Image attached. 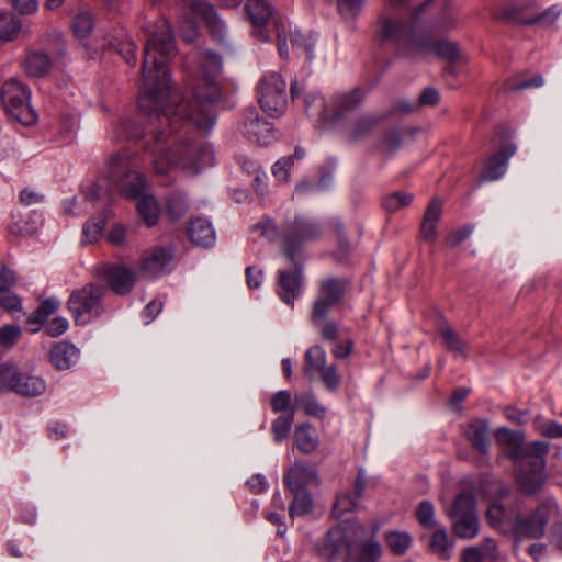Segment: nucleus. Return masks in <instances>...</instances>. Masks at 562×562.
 Masks as SVG:
<instances>
[{
    "label": "nucleus",
    "instance_id": "40",
    "mask_svg": "<svg viewBox=\"0 0 562 562\" xmlns=\"http://www.w3.org/2000/svg\"><path fill=\"white\" fill-rule=\"evenodd\" d=\"M344 296V286L340 281L335 278H327L319 283V294L326 301L339 303Z\"/></svg>",
    "mask_w": 562,
    "mask_h": 562
},
{
    "label": "nucleus",
    "instance_id": "55",
    "mask_svg": "<svg viewBox=\"0 0 562 562\" xmlns=\"http://www.w3.org/2000/svg\"><path fill=\"white\" fill-rule=\"evenodd\" d=\"M291 166L292 157H283L272 166V175L279 182L286 183L289 181Z\"/></svg>",
    "mask_w": 562,
    "mask_h": 562
},
{
    "label": "nucleus",
    "instance_id": "57",
    "mask_svg": "<svg viewBox=\"0 0 562 562\" xmlns=\"http://www.w3.org/2000/svg\"><path fill=\"white\" fill-rule=\"evenodd\" d=\"M21 336V329L16 325H5L0 328V345L12 347Z\"/></svg>",
    "mask_w": 562,
    "mask_h": 562
},
{
    "label": "nucleus",
    "instance_id": "62",
    "mask_svg": "<svg viewBox=\"0 0 562 562\" xmlns=\"http://www.w3.org/2000/svg\"><path fill=\"white\" fill-rule=\"evenodd\" d=\"M126 239V228L122 224L113 225L106 234V240L113 245L121 246Z\"/></svg>",
    "mask_w": 562,
    "mask_h": 562
},
{
    "label": "nucleus",
    "instance_id": "52",
    "mask_svg": "<svg viewBox=\"0 0 562 562\" xmlns=\"http://www.w3.org/2000/svg\"><path fill=\"white\" fill-rule=\"evenodd\" d=\"M318 374L329 392H335L339 387L341 383V376L338 373L337 367L335 364H328Z\"/></svg>",
    "mask_w": 562,
    "mask_h": 562
},
{
    "label": "nucleus",
    "instance_id": "9",
    "mask_svg": "<svg viewBox=\"0 0 562 562\" xmlns=\"http://www.w3.org/2000/svg\"><path fill=\"white\" fill-rule=\"evenodd\" d=\"M46 390V382L37 375L21 372L9 363L0 364V392L12 391L19 395L33 397Z\"/></svg>",
    "mask_w": 562,
    "mask_h": 562
},
{
    "label": "nucleus",
    "instance_id": "34",
    "mask_svg": "<svg viewBox=\"0 0 562 562\" xmlns=\"http://www.w3.org/2000/svg\"><path fill=\"white\" fill-rule=\"evenodd\" d=\"M453 541H450L445 527L435 530L430 538L429 548L441 560H449L453 549Z\"/></svg>",
    "mask_w": 562,
    "mask_h": 562
},
{
    "label": "nucleus",
    "instance_id": "26",
    "mask_svg": "<svg viewBox=\"0 0 562 562\" xmlns=\"http://www.w3.org/2000/svg\"><path fill=\"white\" fill-rule=\"evenodd\" d=\"M316 482V470L302 463H294L284 475V484L289 491L306 490L307 485Z\"/></svg>",
    "mask_w": 562,
    "mask_h": 562
},
{
    "label": "nucleus",
    "instance_id": "27",
    "mask_svg": "<svg viewBox=\"0 0 562 562\" xmlns=\"http://www.w3.org/2000/svg\"><path fill=\"white\" fill-rule=\"evenodd\" d=\"M187 234L190 240L199 246L211 247L215 243V231L212 224L202 217L193 218L189 223Z\"/></svg>",
    "mask_w": 562,
    "mask_h": 562
},
{
    "label": "nucleus",
    "instance_id": "37",
    "mask_svg": "<svg viewBox=\"0 0 562 562\" xmlns=\"http://www.w3.org/2000/svg\"><path fill=\"white\" fill-rule=\"evenodd\" d=\"M295 403L308 416L318 418L326 416L327 408L317 401V397L313 393L295 395Z\"/></svg>",
    "mask_w": 562,
    "mask_h": 562
},
{
    "label": "nucleus",
    "instance_id": "30",
    "mask_svg": "<svg viewBox=\"0 0 562 562\" xmlns=\"http://www.w3.org/2000/svg\"><path fill=\"white\" fill-rule=\"evenodd\" d=\"M414 45V49L420 54H427L432 50L438 56L448 59L456 60L459 57V47L457 43L450 41H440L435 43L434 45H427L422 42H418Z\"/></svg>",
    "mask_w": 562,
    "mask_h": 562
},
{
    "label": "nucleus",
    "instance_id": "42",
    "mask_svg": "<svg viewBox=\"0 0 562 562\" xmlns=\"http://www.w3.org/2000/svg\"><path fill=\"white\" fill-rule=\"evenodd\" d=\"M305 362L306 369L319 373L323 369H325L327 364V355L323 347L315 345L308 348L305 352Z\"/></svg>",
    "mask_w": 562,
    "mask_h": 562
},
{
    "label": "nucleus",
    "instance_id": "17",
    "mask_svg": "<svg viewBox=\"0 0 562 562\" xmlns=\"http://www.w3.org/2000/svg\"><path fill=\"white\" fill-rule=\"evenodd\" d=\"M367 479L364 470H359L353 484V494L349 491H342L337 494L333 506V514L337 518L351 513L357 507V501L362 497L366 490Z\"/></svg>",
    "mask_w": 562,
    "mask_h": 562
},
{
    "label": "nucleus",
    "instance_id": "56",
    "mask_svg": "<svg viewBox=\"0 0 562 562\" xmlns=\"http://www.w3.org/2000/svg\"><path fill=\"white\" fill-rule=\"evenodd\" d=\"M69 328V322L67 318L57 316L48 322L44 329L49 337H59L65 334Z\"/></svg>",
    "mask_w": 562,
    "mask_h": 562
},
{
    "label": "nucleus",
    "instance_id": "35",
    "mask_svg": "<svg viewBox=\"0 0 562 562\" xmlns=\"http://www.w3.org/2000/svg\"><path fill=\"white\" fill-rule=\"evenodd\" d=\"M293 499L289 507V515L291 518L296 516H304L312 512L313 499L307 490L290 491Z\"/></svg>",
    "mask_w": 562,
    "mask_h": 562
},
{
    "label": "nucleus",
    "instance_id": "13",
    "mask_svg": "<svg viewBox=\"0 0 562 562\" xmlns=\"http://www.w3.org/2000/svg\"><path fill=\"white\" fill-rule=\"evenodd\" d=\"M98 274L117 295H127L136 283L135 269L123 263L102 265L98 268Z\"/></svg>",
    "mask_w": 562,
    "mask_h": 562
},
{
    "label": "nucleus",
    "instance_id": "36",
    "mask_svg": "<svg viewBox=\"0 0 562 562\" xmlns=\"http://www.w3.org/2000/svg\"><path fill=\"white\" fill-rule=\"evenodd\" d=\"M449 517L476 515L475 497L468 492L460 493L448 512Z\"/></svg>",
    "mask_w": 562,
    "mask_h": 562
},
{
    "label": "nucleus",
    "instance_id": "51",
    "mask_svg": "<svg viewBox=\"0 0 562 562\" xmlns=\"http://www.w3.org/2000/svg\"><path fill=\"white\" fill-rule=\"evenodd\" d=\"M293 417L291 415L277 417L272 423V434L274 441L280 442L285 439L291 431Z\"/></svg>",
    "mask_w": 562,
    "mask_h": 562
},
{
    "label": "nucleus",
    "instance_id": "44",
    "mask_svg": "<svg viewBox=\"0 0 562 562\" xmlns=\"http://www.w3.org/2000/svg\"><path fill=\"white\" fill-rule=\"evenodd\" d=\"M93 29V18L88 12H79L71 22L72 33L79 40L88 37Z\"/></svg>",
    "mask_w": 562,
    "mask_h": 562
},
{
    "label": "nucleus",
    "instance_id": "21",
    "mask_svg": "<svg viewBox=\"0 0 562 562\" xmlns=\"http://www.w3.org/2000/svg\"><path fill=\"white\" fill-rule=\"evenodd\" d=\"M181 1L186 8H189L193 13L200 15L220 40H224L225 24L220 20L217 12L211 3L203 0Z\"/></svg>",
    "mask_w": 562,
    "mask_h": 562
},
{
    "label": "nucleus",
    "instance_id": "53",
    "mask_svg": "<svg viewBox=\"0 0 562 562\" xmlns=\"http://www.w3.org/2000/svg\"><path fill=\"white\" fill-rule=\"evenodd\" d=\"M486 518L491 526L495 528L502 527L507 520H509L508 513L502 504H492L487 512Z\"/></svg>",
    "mask_w": 562,
    "mask_h": 562
},
{
    "label": "nucleus",
    "instance_id": "45",
    "mask_svg": "<svg viewBox=\"0 0 562 562\" xmlns=\"http://www.w3.org/2000/svg\"><path fill=\"white\" fill-rule=\"evenodd\" d=\"M386 546L397 555H403L412 544V537L407 532L391 531L385 536Z\"/></svg>",
    "mask_w": 562,
    "mask_h": 562
},
{
    "label": "nucleus",
    "instance_id": "41",
    "mask_svg": "<svg viewBox=\"0 0 562 562\" xmlns=\"http://www.w3.org/2000/svg\"><path fill=\"white\" fill-rule=\"evenodd\" d=\"M458 25L456 12L450 3H445L441 12L431 23V29L438 32H447Z\"/></svg>",
    "mask_w": 562,
    "mask_h": 562
},
{
    "label": "nucleus",
    "instance_id": "22",
    "mask_svg": "<svg viewBox=\"0 0 562 562\" xmlns=\"http://www.w3.org/2000/svg\"><path fill=\"white\" fill-rule=\"evenodd\" d=\"M363 98L364 91L360 88L335 94L331 100L333 124L357 109Z\"/></svg>",
    "mask_w": 562,
    "mask_h": 562
},
{
    "label": "nucleus",
    "instance_id": "16",
    "mask_svg": "<svg viewBox=\"0 0 562 562\" xmlns=\"http://www.w3.org/2000/svg\"><path fill=\"white\" fill-rule=\"evenodd\" d=\"M240 132L252 143L268 145L273 139V132L270 123L261 119L255 109L245 113Z\"/></svg>",
    "mask_w": 562,
    "mask_h": 562
},
{
    "label": "nucleus",
    "instance_id": "6",
    "mask_svg": "<svg viewBox=\"0 0 562 562\" xmlns=\"http://www.w3.org/2000/svg\"><path fill=\"white\" fill-rule=\"evenodd\" d=\"M106 293L104 285L87 283L71 291L67 300V308L77 325H87L104 313L103 297Z\"/></svg>",
    "mask_w": 562,
    "mask_h": 562
},
{
    "label": "nucleus",
    "instance_id": "39",
    "mask_svg": "<svg viewBox=\"0 0 562 562\" xmlns=\"http://www.w3.org/2000/svg\"><path fill=\"white\" fill-rule=\"evenodd\" d=\"M380 121L381 117L374 114L359 116L351 126L350 137L353 140H358L369 135Z\"/></svg>",
    "mask_w": 562,
    "mask_h": 562
},
{
    "label": "nucleus",
    "instance_id": "5",
    "mask_svg": "<svg viewBox=\"0 0 562 562\" xmlns=\"http://www.w3.org/2000/svg\"><path fill=\"white\" fill-rule=\"evenodd\" d=\"M413 0H384V9L381 12L374 30V40L379 45L394 44L400 49L409 42L412 47L415 42L409 41V29L402 14L408 12Z\"/></svg>",
    "mask_w": 562,
    "mask_h": 562
},
{
    "label": "nucleus",
    "instance_id": "1",
    "mask_svg": "<svg viewBox=\"0 0 562 562\" xmlns=\"http://www.w3.org/2000/svg\"><path fill=\"white\" fill-rule=\"evenodd\" d=\"M148 32L138 108L150 122L155 143L153 168L158 175H167L175 168L196 175L213 166L215 157L206 140L191 138L189 134L192 127L209 131L215 124L213 103L221 97L216 77L222 59L207 49L190 53L184 69L193 100L181 101L171 110L168 106L171 93L168 63L176 52L171 27L161 19Z\"/></svg>",
    "mask_w": 562,
    "mask_h": 562
},
{
    "label": "nucleus",
    "instance_id": "10",
    "mask_svg": "<svg viewBox=\"0 0 562 562\" xmlns=\"http://www.w3.org/2000/svg\"><path fill=\"white\" fill-rule=\"evenodd\" d=\"M558 503L549 498L541 503L529 516L518 515L513 522V531L517 538H541L546 532L549 519L558 513Z\"/></svg>",
    "mask_w": 562,
    "mask_h": 562
},
{
    "label": "nucleus",
    "instance_id": "32",
    "mask_svg": "<svg viewBox=\"0 0 562 562\" xmlns=\"http://www.w3.org/2000/svg\"><path fill=\"white\" fill-rule=\"evenodd\" d=\"M137 211L147 226H154L159 218V203L153 194L144 193L137 199Z\"/></svg>",
    "mask_w": 562,
    "mask_h": 562
},
{
    "label": "nucleus",
    "instance_id": "25",
    "mask_svg": "<svg viewBox=\"0 0 562 562\" xmlns=\"http://www.w3.org/2000/svg\"><path fill=\"white\" fill-rule=\"evenodd\" d=\"M464 435L471 447L485 456L490 451V424L486 419L477 418L470 422L464 430Z\"/></svg>",
    "mask_w": 562,
    "mask_h": 562
},
{
    "label": "nucleus",
    "instance_id": "20",
    "mask_svg": "<svg viewBox=\"0 0 562 562\" xmlns=\"http://www.w3.org/2000/svg\"><path fill=\"white\" fill-rule=\"evenodd\" d=\"M516 145L508 143L491 156L486 161L483 179L494 181L502 178L507 171L508 160L516 154Z\"/></svg>",
    "mask_w": 562,
    "mask_h": 562
},
{
    "label": "nucleus",
    "instance_id": "4",
    "mask_svg": "<svg viewBox=\"0 0 562 562\" xmlns=\"http://www.w3.org/2000/svg\"><path fill=\"white\" fill-rule=\"evenodd\" d=\"M135 156L123 149L109 159L108 173L113 186L126 199L137 200L148 188L147 177L135 169Z\"/></svg>",
    "mask_w": 562,
    "mask_h": 562
},
{
    "label": "nucleus",
    "instance_id": "14",
    "mask_svg": "<svg viewBox=\"0 0 562 562\" xmlns=\"http://www.w3.org/2000/svg\"><path fill=\"white\" fill-rule=\"evenodd\" d=\"M532 3L512 2L499 10L496 19L506 20L517 24H535L548 16H552V19L555 20L561 14V9L557 5L549 8L540 14L532 13Z\"/></svg>",
    "mask_w": 562,
    "mask_h": 562
},
{
    "label": "nucleus",
    "instance_id": "12",
    "mask_svg": "<svg viewBox=\"0 0 562 562\" xmlns=\"http://www.w3.org/2000/svg\"><path fill=\"white\" fill-rule=\"evenodd\" d=\"M278 50L280 56H289V43L295 56L305 55L307 60H313L316 40L312 35L301 32H288L283 24L277 22Z\"/></svg>",
    "mask_w": 562,
    "mask_h": 562
},
{
    "label": "nucleus",
    "instance_id": "3",
    "mask_svg": "<svg viewBox=\"0 0 562 562\" xmlns=\"http://www.w3.org/2000/svg\"><path fill=\"white\" fill-rule=\"evenodd\" d=\"M254 228L260 229V234L270 241H280L283 255L290 261L295 260L305 244L318 240L323 234L321 225L306 215H296L282 231L269 218L254 225Z\"/></svg>",
    "mask_w": 562,
    "mask_h": 562
},
{
    "label": "nucleus",
    "instance_id": "58",
    "mask_svg": "<svg viewBox=\"0 0 562 562\" xmlns=\"http://www.w3.org/2000/svg\"><path fill=\"white\" fill-rule=\"evenodd\" d=\"M536 429L544 437L562 438V425L558 422L539 423L536 425Z\"/></svg>",
    "mask_w": 562,
    "mask_h": 562
},
{
    "label": "nucleus",
    "instance_id": "11",
    "mask_svg": "<svg viewBox=\"0 0 562 562\" xmlns=\"http://www.w3.org/2000/svg\"><path fill=\"white\" fill-rule=\"evenodd\" d=\"M353 550V540L344 527L329 530L318 548L323 562H347Z\"/></svg>",
    "mask_w": 562,
    "mask_h": 562
},
{
    "label": "nucleus",
    "instance_id": "23",
    "mask_svg": "<svg viewBox=\"0 0 562 562\" xmlns=\"http://www.w3.org/2000/svg\"><path fill=\"white\" fill-rule=\"evenodd\" d=\"M301 279L302 268L300 266H295L294 270L279 272L278 294L285 304H293L294 300L299 296Z\"/></svg>",
    "mask_w": 562,
    "mask_h": 562
},
{
    "label": "nucleus",
    "instance_id": "48",
    "mask_svg": "<svg viewBox=\"0 0 562 562\" xmlns=\"http://www.w3.org/2000/svg\"><path fill=\"white\" fill-rule=\"evenodd\" d=\"M416 518L419 525L425 529H435L437 520L435 517V507L429 501H422L416 509Z\"/></svg>",
    "mask_w": 562,
    "mask_h": 562
},
{
    "label": "nucleus",
    "instance_id": "7",
    "mask_svg": "<svg viewBox=\"0 0 562 562\" xmlns=\"http://www.w3.org/2000/svg\"><path fill=\"white\" fill-rule=\"evenodd\" d=\"M1 99L7 113L22 125H33L37 114L31 106V90L18 79L7 80L1 88Z\"/></svg>",
    "mask_w": 562,
    "mask_h": 562
},
{
    "label": "nucleus",
    "instance_id": "28",
    "mask_svg": "<svg viewBox=\"0 0 562 562\" xmlns=\"http://www.w3.org/2000/svg\"><path fill=\"white\" fill-rule=\"evenodd\" d=\"M442 214V203L439 200H432L427 206L420 225V234L428 243H435L437 239V223Z\"/></svg>",
    "mask_w": 562,
    "mask_h": 562
},
{
    "label": "nucleus",
    "instance_id": "33",
    "mask_svg": "<svg viewBox=\"0 0 562 562\" xmlns=\"http://www.w3.org/2000/svg\"><path fill=\"white\" fill-rule=\"evenodd\" d=\"M294 437L296 447L305 453L314 451L318 446L317 435L310 423L299 425Z\"/></svg>",
    "mask_w": 562,
    "mask_h": 562
},
{
    "label": "nucleus",
    "instance_id": "63",
    "mask_svg": "<svg viewBox=\"0 0 562 562\" xmlns=\"http://www.w3.org/2000/svg\"><path fill=\"white\" fill-rule=\"evenodd\" d=\"M362 5V0H338V9L342 15L355 16Z\"/></svg>",
    "mask_w": 562,
    "mask_h": 562
},
{
    "label": "nucleus",
    "instance_id": "54",
    "mask_svg": "<svg viewBox=\"0 0 562 562\" xmlns=\"http://www.w3.org/2000/svg\"><path fill=\"white\" fill-rule=\"evenodd\" d=\"M337 303L331 301L323 300L322 297L316 299L313 305V312L311 315V319L314 324L321 323L325 321L328 315L330 308H333Z\"/></svg>",
    "mask_w": 562,
    "mask_h": 562
},
{
    "label": "nucleus",
    "instance_id": "29",
    "mask_svg": "<svg viewBox=\"0 0 562 562\" xmlns=\"http://www.w3.org/2000/svg\"><path fill=\"white\" fill-rule=\"evenodd\" d=\"M50 57L41 50L29 52L25 56L23 68L31 77H43L50 70Z\"/></svg>",
    "mask_w": 562,
    "mask_h": 562
},
{
    "label": "nucleus",
    "instance_id": "15",
    "mask_svg": "<svg viewBox=\"0 0 562 562\" xmlns=\"http://www.w3.org/2000/svg\"><path fill=\"white\" fill-rule=\"evenodd\" d=\"M175 258V249L171 246H155L144 251L139 272L146 278H159L169 271V265Z\"/></svg>",
    "mask_w": 562,
    "mask_h": 562
},
{
    "label": "nucleus",
    "instance_id": "46",
    "mask_svg": "<svg viewBox=\"0 0 562 562\" xmlns=\"http://www.w3.org/2000/svg\"><path fill=\"white\" fill-rule=\"evenodd\" d=\"M413 202V195L404 191L393 192L382 200V207L387 213H395Z\"/></svg>",
    "mask_w": 562,
    "mask_h": 562
},
{
    "label": "nucleus",
    "instance_id": "64",
    "mask_svg": "<svg viewBox=\"0 0 562 562\" xmlns=\"http://www.w3.org/2000/svg\"><path fill=\"white\" fill-rule=\"evenodd\" d=\"M263 281V272L257 267H247L246 269V282L249 289H258Z\"/></svg>",
    "mask_w": 562,
    "mask_h": 562
},
{
    "label": "nucleus",
    "instance_id": "8",
    "mask_svg": "<svg viewBox=\"0 0 562 562\" xmlns=\"http://www.w3.org/2000/svg\"><path fill=\"white\" fill-rule=\"evenodd\" d=\"M258 102L262 111L271 117L281 116L286 109V82L280 74L268 72L257 86Z\"/></svg>",
    "mask_w": 562,
    "mask_h": 562
},
{
    "label": "nucleus",
    "instance_id": "59",
    "mask_svg": "<svg viewBox=\"0 0 562 562\" xmlns=\"http://www.w3.org/2000/svg\"><path fill=\"white\" fill-rule=\"evenodd\" d=\"M291 401V393L289 391H279L271 397V408L274 413L284 412Z\"/></svg>",
    "mask_w": 562,
    "mask_h": 562
},
{
    "label": "nucleus",
    "instance_id": "2",
    "mask_svg": "<svg viewBox=\"0 0 562 562\" xmlns=\"http://www.w3.org/2000/svg\"><path fill=\"white\" fill-rule=\"evenodd\" d=\"M496 442L504 448L506 456L518 467V484L525 494L538 493L546 482V457L550 451L547 441H532L525 445V436L519 430L499 427L495 430Z\"/></svg>",
    "mask_w": 562,
    "mask_h": 562
},
{
    "label": "nucleus",
    "instance_id": "49",
    "mask_svg": "<svg viewBox=\"0 0 562 562\" xmlns=\"http://www.w3.org/2000/svg\"><path fill=\"white\" fill-rule=\"evenodd\" d=\"M104 227V218L88 221L82 228V241L86 244H92L97 241Z\"/></svg>",
    "mask_w": 562,
    "mask_h": 562
},
{
    "label": "nucleus",
    "instance_id": "43",
    "mask_svg": "<svg viewBox=\"0 0 562 562\" xmlns=\"http://www.w3.org/2000/svg\"><path fill=\"white\" fill-rule=\"evenodd\" d=\"M188 201L184 193L177 191L167 196L166 211L173 220L182 217L188 211Z\"/></svg>",
    "mask_w": 562,
    "mask_h": 562
},
{
    "label": "nucleus",
    "instance_id": "31",
    "mask_svg": "<svg viewBox=\"0 0 562 562\" xmlns=\"http://www.w3.org/2000/svg\"><path fill=\"white\" fill-rule=\"evenodd\" d=\"M453 533L462 539H473L477 536L480 525L477 515L450 517Z\"/></svg>",
    "mask_w": 562,
    "mask_h": 562
},
{
    "label": "nucleus",
    "instance_id": "38",
    "mask_svg": "<svg viewBox=\"0 0 562 562\" xmlns=\"http://www.w3.org/2000/svg\"><path fill=\"white\" fill-rule=\"evenodd\" d=\"M439 333L443 339L447 349L456 355L465 356L468 345L448 324H442L439 327Z\"/></svg>",
    "mask_w": 562,
    "mask_h": 562
},
{
    "label": "nucleus",
    "instance_id": "61",
    "mask_svg": "<svg viewBox=\"0 0 562 562\" xmlns=\"http://www.w3.org/2000/svg\"><path fill=\"white\" fill-rule=\"evenodd\" d=\"M0 307L7 311H14L21 307L19 297L11 292V289L0 292Z\"/></svg>",
    "mask_w": 562,
    "mask_h": 562
},
{
    "label": "nucleus",
    "instance_id": "60",
    "mask_svg": "<svg viewBox=\"0 0 562 562\" xmlns=\"http://www.w3.org/2000/svg\"><path fill=\"white\" fill-rule=\"evenodd\" d=\"M440 94L437 89L428 87L425 88L419 98H418V106H435L439 103Z\"/></svg>",
    "mask_w": 562,
    "mask_h": 562
},
{
    "label": "nucleus",
    "instance_id": "50",
    "mask_svg": "<svg viewBox=\"0 0 562 562\" xmlns=\"http://www.w3.org/2000/svg\"><path fill=\"white\" fill-rule=\"evenodd\" d=\"M402 137L395 130L389 131L380 140L379 149L384 155H392L400 149Z\"/></svg>",
    "mask_w": 562,
    "mask_h": 562
},
{
    "label": "nucleus",
    "instance_id": "19",
    "mask_svg": "<svg viewBox=\"0 0 562 562\" xmlns=\"http://www.w3.org/2000/svg\"><path fill=\"white\" fill-rule=\"evenodd\" d=\"M80 350L71 342L58 341L50 347L48 359L58 371L70 370L79 361Z\"/></svg>",
    "mask_w": 562,
    "mask_h": 562
},
{
    "label": "nucleus",
    "instance_id": "24",
    "mask_svg": "<svg viewBox=\"0 0 562 562\" xmlns=\"http://www.w3.org/2000/svg\"><path fill=\"white\" fill-rule=\"evenodd\" d=\"M245 9L251 24L256 29V35L267 41L268 35L265 34L262 29L272 18L273 10L271 4L267 0H248Z\"/></svg>",
    "mask_w": 562,
    "mask_h": 562
},
{
    "label": "nucleus",
    "instance_id": "47",
    "mask_svg": "<svg viewBox=\"0 0 562 562\" xmlns=\"http://www.w3.org/2000/svg\"><path fill=\"white\" fill-rule=\"evenodd\" d=\"M21 31V22L10 13H0V38L12 41Z\"/></svg>",
    "mask_w": 562,
    "mask_h": 562
},
{
    "label": "nucleus",
    "instance_id": "18",
    "mask_svg": "<svg viewBox=\"0 0 562 562\" xmlns=\"http://www.w3.org/2000/svg\"><path fill=\"white\" fill-rule=\"evenodd\" d=\"M305 111L317 128L333 124L331 106L325 98L316 92H307L304 97Z\"/></svg>",
    "mask_w": 562,
    "mask_h": 562
}]
</instances>
